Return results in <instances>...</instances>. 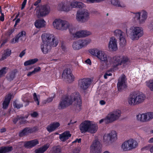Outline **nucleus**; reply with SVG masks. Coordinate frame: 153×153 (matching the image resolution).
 Returning a JSON list of instances; mask_svg holds the SVG:
<instances>
[{
    "label": "nucleus",
    "mask_w": 153,
    "mask_h": 153,
    "mask_svg": "<svg viewBox=\"0 0 153 153\" xmlns=\"http://www.w3.org/2000/svg\"><path fill=\"white\" fill-rule=\"evenodd\" d=\"M73 102L75 111L76 113L79 112L82 109V101L78 93H74L71 97L62 101L59 104L58 108L63 109Z\"/></svg>",
    "instance_id": "obj_1"
},
{
    "label": "nucleus",
    "mask_w": 153,
    "mask_h": 153,
    "mask_svg": "<svg viewBox=\"0 0 153 153\" xmlns=\"http://www.w3.org/2000/svg\"><path fill=\"white\" fill-rule=\"evenodd\" d=\"M88 51L91 56L96 57L101 62H104L105 68L111 66V61L108 60V56L105 51L96 48L90 49Z\"/></svg>",
    "instance_id": "obj_2"
},
{
    "label": "nucleus",
    "mask_w": 153,
    "mask_h": 153,
    "mask_svg": "<svg viewBox=\"0 0 153 153\" xmlns=\"http://www.w3.org/2000/svg\"><path fill=\"white\" fill-rule=\"evenodd\" d=\"M126 34L131 40H138L144 34L143 29L141 27L132 26L126 30Z\"/></svg>",
    "instance_id": "obj_3"
},
{
    "label": "nucleus",
    "mask_w": 153,
    "mask_h": 153,
    "mask_svg": "<svg viewBox=\"0 0 153 153\" xmlns=\"http://www.w3.org/2000/svg\"><path fill=\"white\" fill-rule=\"evenodd\" d=\"M146 99L145 95L139 91H134L129 95L127 99L128 104L134 106L141 104Z\"/></svg>",
    "instance_id": "obj_4"
},
{
    "label": "nucleus",
    "mask_w": 153,
    "mask_h": 153,
    "mask_svg": "<svg viewBox=\"0 0 153 153\" xmlns=\"http://www.w3.org/2000/svg\"><path fill=\"white\" fill-rule=\"evenodd\" d=\"M79 129L82 133L88 132L94 134L98 128L97 123L90 120H85L82 122L79 126Z\"/></svg>",
    "instance_id": "obj_5"
},
{
    "label": "nucleus",
    "mask_w": 153,
    "mask_h": 153,
    "mask_svg": "<svg viewBox=\"0 0 153 153\" xmlns=\"http://www.w3.org/2000/svg\"><path fill=\"white\" fill-rule=\"evenodd\" d=\"M134 16L132 19V21L134 23L138 22L140 24L145 23L148 17V13L145 10L134 13Z\"/></svg>",
    "instance_id": "obj_6"
},
{
    "label": "nucleus",
    "mask_w": 153,
    "mask_h": 153,
    "mask_svg": "<svg viewBox=\"0 0 153 153\" xmlns=\"http://www.w3.org/2000/svg\"><path fill=\"white\" fill-rule=\"evenodd\" d=\"M52 25L54 28L62 30L67 29L69 26L68 22L59 19H56L54 20Z\"/></svg>",
    "instance_id": "obj_7"
},
{
    "label": "nucleus",
    "mask_w": 153,
    "mask_h": 153,
    "mask_svg": "<svg viewBox=\"0 0 153 153\" xmlns=\"http://www.w3.org/2000/svg\"><path fill=\"white\" fill-rule=\"evenodd\" d=\"M89 18L90 14L87 10H79L77 11L76 19L78 21L85 22L87 21Z\"/></svg>",
    "instance_id": "obj_8"
},
{
    "label": "nucleus",
    "mask_w": 153,
    "mask_h": 153,
    "mask_svg": "<svg viewBox=\"0 0 153 153\" xmlns=\"http://www.w3.org/2000/svg\"><path fill=\"white\" fill-rule=\"evenodd\" d=\"M91 41L89 39H79L74 42L72 44V47L74 50H79L83 47L86 46L89 44Z\"/></svg>",
    "instance_id": "obj_9"
},
{
    "label": "nucleus",
    "mask_w": 153,
    "mask_h": 153,
    "mask_svg": "<svg viewBox=\"0 0 153 153\" xmlns=\"http://www.w3.org/2000/svg\"><path fill=\"white\" fill-rule=\"evenodd\" d=\"M42 41L53 45V47L56 46L58 42L56 41L54 36L50 33H45L41 36Z\"/></svg>",
    "instance_id": "obj_10"
},
{
    "label": "nucleus",
    "mask_w": 153,
    "mask_h": 153,
    "mask_svg": "<svg viewBox=\"0 0 153 153\" xmlns=\"http://www.w3.org/2000/svg\"><path fill=\"white\" fill-rule=\"evenodd\" d=\"M36 14L39 16H45L49 13L50 8L48 6H41L37 8Z\"/></svg>",
    "instance_id": "obj_11"
},
{
    "label": "nucleus",
    "mask_w": 153,
    "mask_h": 153,
    "mask_svg": "<svg viewBox=\"0 0 153 153\" xmlns=\"http://www.w3.org/2000/svg\"><path fill=\"white\" fill-rule=\"evenodd\" d=\"M104 139L105 141H110L113 142L117 139V133L115 130H112L109 133L105 135Z\"/></svg>",
    "instance_id": "obj_12"
},
{
    "label": "nucleus",
    "mask_w": 153,
    "mask_h": 153,
    "mask_svg": "<svg viewBox=\"0 0 153 153\" xmlns=\"http://www.w3.org/2000/svg\"><path fill=\"white\" fill-rule=\"evenodd\" d=\"M121 114V111L117 109L111 112L107 116L111 123L117 120L120 117Z\"/></svg>",
    "instance_id": "obj_13"
},
{
    "label": "nucleus",
    "mask_w": 153,
    "mask_h": 153,
    "mask_svg": "<svg viewBox=\"0 0 153 153\" xmlns=\"http://www.w3.org/2000/svg\"><path fill=\"white\" fill-rule=\"evenodd\" d=\"M108 47L109 50L112 51H115L117 50V40L114 36L110 38Z\"/></svg>",
    "instance_id": "obj_14"
},
{
    "label": "nucleus",
    "mask_w": 153,
    "mask_h": 153,
    "mask_svg": "<svg viewBox=\"0 0 153 153\" xmlns=\"http://www.w3.org/2000/svg\"><path fill=\"white\" fill-rule=\"evenodd\" d=\"M62 76L69 82H73L75 79L74 76L72 74V71L70 69H65L63 71Z\"/></svg>",
    "instance_id": "obj_15"
},
{
    "label": "nucleus",
    "mask_w": 153,
    "mask_h": 153,
    "mask_svg": "<svg viewBox=\"0 0 153 153\" xmlns=\"http://www.w3.org/2000/svg\"><path fill=\"white\" fill-rule=\"evenodd\" d=\"M101 147V144L99 141L97 140H94L90 146V153H100L97 152Z\"/></svg>",
    "instance_id": "obj_16"
},
{
    "label": "nucleus",
    "mask_w": 153,
    "mask_h": 153,
    "mask_svg": "<svg viewBox=\"0 0 153 153\" xmlns=\"http://www.w3.org/2000/svg\"><path fill=\"white\" fill-rule=\"evenodd\" d=\"M52 46H53V45L42 41L40 44L41 49L44 54H47L49 52Z\"/></svg>",
    "instance_id": "obj_17"
},
{
    "label": "nucleus",
    "mask_w": 153,
    "mask_h": 153,
    "mask_svg": "<svg viewBox=\"0 0 153 153\" xmlns=\"http://www.w3.org/2000/svg\"><path fill=\"white\" fill-rule=\"evenodd\" d=\"M126 87V76L123 75L119 79L117 84L118 89L119 91H120L125 88Z\"/></svg>",
    "instance_id": "obj_18"
},
{
    "label": "nucleus",
    "mask_w": 153,
    "mask_h": 153,
    "mask_svg": "<svg viewBox=\"0 0 153 153\" xmlns=\"http://www.w3.org/2000/svg\"><path fill=\"white\" fill-rule=\"evenodd\" d=\"M91 32L87 30H80L75 33L74 34V37L77 38L85 37L91 35Z\"/></svg>",
    "instance_id": "obj_19"
},
{
    "label": "nucleus",
    "mask_w": 153,
    "mask_h": 153,
    "mask_svg": "<svg viewBox=\"0 0 153 153\" xmlns=\"http://www.w3.org/2000/svg\"><path fill=\"white\" fill-rule=\"evenodd\" d=\"M90 79H83L79 81V84L80 87L83 89H86L88 87L90 83Z\"/></svg>",
    "instance_id": "obj_20"
},
{
    "label": "nucleus",
    "mask_w": 153,
    "mask_h": 153,
    "mask_svg": "<svg viewBox=\"0 0 153 153\" xmlns=\"http://www.w3.org/2000/svg\"><path fill=\"white\" fill-rule=\"evenodd\" d=\"M111 61V65L114 66H117L120 65L122 64L121 57L115 56L113 57L112 62Z\"/></svg>",
    "instance_id": "obj_21"
},
{
    "label": "nucleus",
    "mask_w": 153,
    "mask_h": 153,
    "mask_svg": "<svg viewBox=\"0 0 153 153\" xmlns=\"http://www.w3.org/2000/svg\"><path fill=\"white\" fill-rule=\"evenodd\" d=\"M70 6L73 8H82L85 7L82 2L75 1H71L70 3Z\"/></svg>",
    "instance_id": "obj_22"
},
{
    "label": "nucleus",
    "mask_w": 153,
    "mask_h": 153,
    "mask_svg": "<svg viewBox=\"0 0 153 153\" xmlns=\"http://www.w3.org/2000/svg\"><path fill=\"white\" fill-rule=\"evenodd\" d=\"M34 25L38 28L44 27L46 25V22L43 19H39L36 21Z\"/></svg>",
    "instance_id": "obj_23"
},
{
    "label": "nucleus",
    "mask_w": 153,
    "mask_h": 153,
    "mask_svg": "<svg viewBox=\"0 0 153 153\" xmlns=\"http://www.w3.org/2000/svg\"><path fill=\"white\" fill-rule=\"evenodd\" d=\"M130 150L135 149L138 146V143L135 140L130 139L127 140Z\"/></svg>",
    "instance_id": "obj_24"
},
{
    "label": "nucleus",
    "mask_w": 153,
    "mask_h": 153,
    "mask_svg": "<svg viewBox=\"0 0 153 153\" xmlns=\"http://www.w3.org/2000/svg\"><path fill=\"white\" fill-rule=\"evenodd\" d=\"M71 136L68 131H67L59 135V137L60 140L62 141H65Z\"/></svg>",
    "instance_id": "obj_25"
},
{
    "label": "nucleus",
    "mask_w": 153,
    "mask_h": 153,
    "mask_svg": "<svg viewBox=\"0 0 153 153\" xmlns=\"http://www.w3.org/2000/svg\"><path fill=\"white\" fill-rule=\"evenodd\" d=\"M136 118L138 120L140 121L144 122L148 121L146 113L138 114L136 116Z\"/></svg>",
    "instance_id": "obj_26"
},
{
    "label": "nucleus",
    "mask_w": 153,
    "mask_h": 153,
    "mask_svg": "<svg viewBox=\"0 0 153 153\" xmlns=\"http://www.w3.org/2000/svg\"><path fill=\"white\" fill-rule=\"evenodd\" d=\"M11 97V96L10 94H9L6 97L2 104L3 108L4 109H6L8 107Z\"/></svg>",
    "instance_id": "obj_27"
},
{
    "label": "nucleus",
    "mask_w": 153,
    "mask_h": 153,
    "mask_svg": "<svg viewBox=\"0 0 153 153\" xmlns=\"http://www.w3.org/2000/svg\"><path fill=\"white\" fill-rule=\"evenodd\" d=\"M58 8L59 10H61L65 11H68L70 10L69 9L67 8L66 3L62 2L60 3L58 5Z\"/></svg>",
    "instance_id": "obj_28"
},
{
    "label": "nucleus",
    "mask_w": 153,
    "mask_h": 153,
    "mask_svg": "<svg viewBox=\"0 0 153 153\" xmlns=\"http://www.w3.org/2000/svg\"><path fill=\"white\" fill-rule=\"evenodd\" d=\"M121 149L123 151H126L130 150L127 140L124 142L121 146Z\"/></svg>",
    "instance_id": "obj_29"
},
{
    "label": "nucleus",
    "mask_w": 153,
    "mask_h": 153,
    "mask_svg": "<svg viewBox=\"0 0 153 153\" xmlns=\"http://www.w3.org/2000/svg\"><path fill=\"white\" fill-rule=\"evenodd\" d=\"M38 143L37 140H35L27 142L25 144V146L27 148L31 147Z\"/></svg>",
    "instance_id": "obj_30"
},
{
    "label": "nucleus",
    "mask_w": 153,
    "mask_h": 153,
    "mask_svg": "<svg viewBox=\"0 0 153 153\" xmlns=\"http://www.w3.org/2000/svg\"><path fill=\"white\" fill-rule=\"evenodd\" d=\"M38 60L37 58L30 59L25 61L24 63V65L25 66L31 65L36 62Z\"/></svg>",
    "instance_id": "obj_31"
},
{
    "label": "nucleus",
    "mask_w": 153,
    "mask_h": 153,
    "mask_svg": "<svg viewBox=\"0 0 153 153\" xmlns=\"http://www.w3.org/2000/svg\"><path fill=\"white\" fill-rule=\"evenodd\" d=\"M26 33L24 31H22L17 35L19 40L22 41H24L26 39Z\"/></svg>",
    "instance_id": "obj_32"
},
{
    "label": "nucleus",
    "mask_w": 153,
    "mask_h": 153,
    "mask_svg": "<svg viewBox=\"0 0 153 153\" xmlns=\"http://www.w3.org/2000/svg\"><path fill=\"white\" fill-rule=\"evenodd\" d=\"M113 34L114 36L119 37V38L124 34L123 32L119 29H117L114 30L113 31Z\"/></svg>",
    "instance_id": "obj_33"
},
{
    "label": "nucleus",
    "mask_w": 153,
    "mask_h": 153,
    "mask_svg": "<svg viewBox=\"0 0 153 153\" xmlns=\"http://www.w3.org/2000/svg\"><path fill=\"white\" fill-rule=\"evenodd\" d=\"M119 39L120 44L121 46H124L126 45V40L124 34L120 37Z\"/></svg>",
    "instance_id": "obj_34"
},
{
    "label": "nucleus",
    "mask_w": 153,
    "mask_h": 153,
    "mask_svg": "<svg viewBox=\"0 0 153 153\" xmlns=\"http://www.w3.org/2000/svg\"><path fill=\"white\" fill-rule=\"evenodd\" d=\"M122 64L124 66L128 64L130 62L129 58L127 56L121 57Z\"/></svg>",
    "instance_id": "obj_35"
},
{
    "label": "nucleus",
    "mask_w": 153,
    "mask_h": 153,
    "mask_svg": "<svg viewBox=\"0 0 153 153\" xmlns=\"http://www.w3.org/2000/svg\"><path fill=\"white\" fill-rule=\"evenodd\" d=\"M146 83V86L151 91H153V79L147 81Z\"/></svg>",
    "instance_id": "obj_36"
},
{
    "label": "nucleus",
    "mask_w": 153,
    "mask_h": 153,
    "mask_svg": "<svg viewBox=\"0 0 153 153\" xmlns=\"http://www.w3.org/2000/svg\"><path fill=\"white\" fill-rule=\"evenodd\" d=\"M32 132V130L30 128H25L20 133V136L24 135Z\"/></svg>",
    "instance_id": "obj_37"
},
{
    "label": "nucleus",
    "mask_w": 153,
    "mask_h": 153,
    "mask_svg": "<svg viewBox=\"0 0 153 153\" xmlns=\"http://www.w3.org/2000/svg\"><path fill=\"white\" fill-rule=\"evenodd\" d=\"M111 5L117 7H121V4L119 0H110Z\"/></svg>",
    "instance_id": "obj_38"
},
{
    "label": "nucleus",
    "mask_w": 153,
    "mask_h": 153,
    "mask_svg": "<svg viewBox=\"0 0 153 153\" xmlns=\"http://www.w3.org/2000/svg\"><path fill=\"white\" fill-rule=\"evenodd\" d=\"M33 96L34 101L37 105H39V100L40 98L39 95H37L36 93H34Z\"/></svg>",
    "instance_id": "obj_39"
},
{
    "label": "nucleus",
    "mask_w": 153,
    "mask_h": 153,
    "mask_svg": "<svg viewBox=\"0 0 153 153\" xmlns=\"http://www.w3.org/2000/svg\"><path fill=\"white\" fill-rule=\"evenodd\" d=\"M7 72L6 68H4L0 70V77L4 75Z\"/></svg>",
    "instance_id": "obj_40"
},
{
    "label": "nucleus",
    "mask_w": 153,
    "mask_h": 153,
    "mask_svg": "<svg viewBox=\"0 0 153 153\" xmlns=\"http://www.w3.org/2000/svg\"><path fill=\"white\" fill-rule=\"evenodd\" d=\"M110 123L107 116L105 118L101 119L99 121V123Z\"/></svg>",
    "instance_id": "obj_41"
},
{
    "label": "nucleus",
    "mask_w": 153,
    "mask_h": 153,
    "mask_svg": "<svg viewBox=\"0 0 153 153\" xmlns=\"http://www.w3.org/2000/svg\"><path fill=\"white\" fill-rule=\"evenodd\" d=\"M3 149L4 153L9 152L12 150V147H5L4 148H1Z\"/></svg>",
    "instance_id": "obj_42"
},
{
    "label": "nucleus",
    "mask_w": 153,
    "mask_h": 153,
    "mask_svg": "<svg viewBox=\"0 0 153 153\" xmlns=\"http://www.w3.org/2000/svg\"><path fill=\"white\" fill-rule=\"evenodd\" d=\"M148 121L153 119V112H148L146 113Z\"/></svg>",
    "instance_id": "obj_43"
},
{
    "label": "nucleus",
    "mask_w": 153,
    "mask_h": 153,
    "mask_svg": "<svg viewBox=\"0 0 153 153\" xmlns=\"http://www.w3.org/2000/svg\"><path fill=\"white\" fill-rule=\"evenodd\" d=\"M49 144H47L43 146L42 147L40 148V149L42 150V152H44L46 151L49 147Z\"/></svg>",
    "instance_id": "obj_44"
},
{
    "label": "nucleus",
    "mask_w": 153,
    "mask_h": 153,
    "mask_svg": "<svg viewBox=\"0 0 153 153\" xmlns=\"http://www.w3.org/2000/svg\"><path fill=\"white\" fill-rule=\"evenodd\" d=\"M47 130L49 132H52L55 130L52 124L48 126L47 127Z\"/></svg>",
    "instance_id": "obj_45"
},
{
    "label": "nucleus",
    "mask_w": 153,
    "mask_h": 153,
    "mask_svg": "<svg viewBox=\"0 0 153 153\" xmlns=\"http://www.w3.org/2000/svg\"><path fill=\"white\" fill-rule=\"evenodd\" d=\"M19 40V39L17 36L15 38L11 40L10 42L12 44H15L18 42Z\"/></svg>",
    "instance_id": "obj_46"
},
{
    "label": "nucleus",
    "mask_w": 153,
    "mask_h": 153,
    "mask_svg": "<svg viewBox=\"0 0 153 153\" xmlns=\"http://www.w3.org/2000/svg\"><path fill=\"white\" fill-rule=\"evenodd\" d=\"M13 105L15 107L17 108H19L23 106V105L22 104H17L15 102L13 103Z\"/></svg>",
    "instance_id": "obj_47"
},
{
    "label": "nucleus",
    "mask_w": 153,
    "mask_h": 153,
    "mask_svg": "<svg viewBox=\"0 0 153 153\" xmlns=\"http://www.w3.org/2000/svg\"><path fill=\"white\" fill-rule=\"evenodd\" d=\"M52 125L53 126L55 129L57 128L60 126L59 123L57 122L53 123L52 124Z\"/></svg>",
    "instance_id": "obj_48"
},
{
    "label": "nucleus",
    "mask_w": 153,
    "mask_h": 153,
    "mask_svg": "<svg viewBox=\"0 0 153 153\" xmlns=\"http://www.w3.org/2000/svg\"><path fill=\"white\" fill-rule=\"evenodd\" d=\"M15 76V73L14 72H12L9 75V76L8 77V79L10 80H12L14 77Z\"/></svg>",
    "instance_id": "obj_49"
},
{
    "label": "nucleus",
    "mask_w": 153,
    "mask_h": 153,
    "mask_svg": "<svg viewBox=\"0 0 153 153\" xmlns=\"http://www.w3.org/2000/svg\"><path fill=\"white\" fill-rule=\"evenodd\" d=\"M5 55L6 56H10V54H11V50L10 49H7V50L5 53Z\"/></svg>",
    "instance_id": "obj_50"
},
{
    "label": "nucleus",
    "mask_w": 153,
    "mask_h": 153,
    "mask_svg": "<svg viewBox=\"0 0 153 153\" xmlns=\"http://www.w3.org/2000/svg\"><path fill=\"white\" fill-rule=\"evenodd\" d=\"M80 151V149L79 148H77L73 150L71 153H79Z\"/></svg>",
    "instance_id": "obj_51"
},
{
    "label": "nucleus",
    "mask_w": 153,
    "mask_h": 153,
    "mask_svg": "<svg viewBox=\"0 0 153 153\" xmlns=\"http://www.w3.org/2000/svg\"><path fill=\"white\" fill-rule=\"evenodd\" d=\"M41 70V68L39 67H37L35 68L33 70L35 74L40 71Z\"/></svg>",
    "instance_id": "obj_52"
},
{
    "label": "nucleus",
    "mask_w": 153,
    "mask_h": 153,
    "mask_svg": "<svg viewBox=\"0 0 153 153\" xmlns=\"http://www.w3.org/2000/svg\"><path fill=\"white\" fill-rule=\"evenodd\" d=\"M112 74L109 72H107L104 75V78L107 79L108 76H111Z\"/></svg>",
    "instance_id": "obj_53"
},
{
    "label": "nucleus",
    "mask_w": 153,
    "mask_h": 153,
    "mask_svg": "<svg viewBox=\"0 0 153 153\" xmlns=\"http://www.w3.org/2000/svg\"><path fill=\"white\" fill-rule=\"evenodd\" d=\"M54 97H51L48 98L47 99L46 101L45 102V103H48L51 102L53 98Z\"/></svg>",
    "instance_id": "obj_54"
},
{
    "label": "nucleus",
    "mask_w": 153,
    "mask_h": 153,
    "mask_svg": "<svg viewBox=\"0 0 153 153\" xmlns=\"http://www.w3.org/2000/svg\"><path fill=\"white\" fill-rule=\"evenodd\" d=\"M86 2L88 4L93 3L96 2V0H86Z\"/></svg>",
    "instance_id": "obj_55"
},
{
    "label": "nucleus",
    "mask_w": 153,
    "mask_h": 153,
    "mask_svg": "<svg viewBox=\"0 0 153 153\" xmlns=\"http://www.w3.org/2000/svg\"><path fill=\"white\" fill-rule=\"evenodd\" d=\"M25 50L22 51L20 53L19 56L21 58L22 57L25 55Z\"/></svg>",
    "instance_id": "obj_56"
},
{
    "label": "nucleus",
    "mask_w": 153,
    "mask_h": 153,
    "mask_svg": "<svg viewBox=\"0 0 153 153\" xmlns=\"http://www.w3.org/2000/svg\"><path fill=\"white\" fill-rule=\"evenodd\" d=\"M38 115V114L36 112H34L31 114V116L34 117H37Z\"/></svg>",
    "instance_id": "obj_57"
},
{
    "label": "nucleus",
    "mask_w": 153,
    "mask_h": 153,
    "mask_svg": "<svg viewBox=\"0 0 153 153\" xmlns=\"http://www.w3.org/2000/svg\"><path fill=\"white\" fill-rule=\"evenodd\" d=\"M26 2L27 0H24V1L22 4V7L21 8L22 9H23L24 8Z\"/></svg>",
    "instance_id": "obj_58"
},
{
    "label": "nucleus",
    "mask_w": 153,
    "mask_h": 153,
    "mask_svg": "<svg viewBox=\"0 0 153 153\" xmlns=\"http://www.w3.org/2000/svg\"><path fill=\"white\" fill-rule=\"evenodd\" d=\"M85 62L86 63H87L90 65H91V60L89 59H87L85 61Z\"/></svg>",
    "instance_id": "obj_59"
},
{
    "label": "nucleus",
    "mask_w": 153,
    "mask_h": 153,
    "mask_svg": "<svg viewBox=\"0 0 153 153\" xmlns=\"http://www.w3.org/2000/svg\"><path fill=\"white\" fill-rule=\"evenodd\" d=\"M34 74H35L34 72L33 71H32L29 72L27 73V75L28 76H31L32 75Z\"/></svg>",
    "instance_id": "obj_60"
},
{
    "label": "nucleus",
    "mask_w": 153,
    "mask_h": 153,
    "mask_svg": "<svg viewBox=\"0 0 153 153\" xmlns=\"http://www.w3.org/2000/svg\"><path fill=\"white\" fill-rule=\"evenodd\" d=\"M105 102L103 100H101L100 101V103L101 105H103L105 104Z\"/></svg>",
    "instance_id": "obj_61"
},
{
    "label": "nucleus",
    "mask_w": 153,
    "mask_h": 153,
    "mask_svg": "<svg viewBox=\"0 0 153 153\" xmlns=\"http://www.w3.org/2000/svg\"><path fill=\"white\" fill-rule=\"evenodd\" d=\"M42 150L39 148V149H37L35 151L36 153H43V152H42Z\"/></svg>",
    "instance_id": "obj_62"
},
{
    "label": "nucleus",
    "mask_w": 153,
    "mask_h": 153,
    "mask_svg": "<svg viewBox=\"0 0 153 153\" xmlns=\"http://www.w3.org/2000/svg\"><path fill=\"white\" fill-rule=\"evenodd\" d=\"M14 31V29H10L8 31V33L9 35L11 34Z\"/></svg>",
    "instance_id": "obj_63"
},
{
    "label": "nucleus",
    "mask_w": 153,
    "mask_h": 153,
    "mask_svg": "<svg viewBox=\"0 0 153 153\" xmlns=\"http://www.w3.org/2000/svg\"><path fill=\"white\" fill-rule=\"evenodd\" d=\"M148 142L150 143H153V137L150 138L148 140Z\"/></svg>",
    "instance_id": "obj_64"
}]
</instances>
